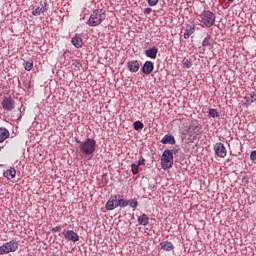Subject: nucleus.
<instances>
[{
    "label": "nucleus",
    "mask_w": 256,
    "mask_h": 256,
    "mask_svg": "<svg viewBox=\"0 0 256 256\" xmlns=\"http://www.w3.org/2000/svg\"><path fill=\"white\" fill-rule=\"evenodd\" d=\"M160 249H162V251H173L175 249V245H173V242L170 241H163L160 243Z\"/></svg>",
    "instance_id": "14"
},
{
    "label": "nucleus",
    "mask_w": 256,
    "mask_h": 256,
    "mask_svg": "<svg viewBox=\"0 0 256 256\" xmlns=\"http://www.w3.org/2000/svg\"><path fill=\"white\" fill-rule=\"evenodd\" d=\"M250 159L255 163L256 162V150H253L250 154Z\"/></svg>",
    "instance_id": "31"
},
{
    "label": "nucleus",
    "mask_w": 256,
    "mask_h": 256,
    "mask_svg": "<svg viewBox=\"0 0 256 256\" xmlns=\"http://www.w3.org/2000/svg\"><path fill=\"white\" fill-rule=\"evenodd\" d=\"M157 53H159V49H157V47L145 50V55L146 57H149V59H157Z\"/></svg>",
    "instance_id": "16"
},
{
    "label": "nucleus",
    "mask_w": 256,
    "mask_h": 256,
    "mask_svg": "<svg viewBox=\"0 0 256 256\" xmlns=\"http://www.w3.org/2000/svg\"><path fill=\"white\" fill-rule=\"evenodd\" d=\"M162 169H171L173 167V152L165 150L161 158Z\"/></svg>",
    "instance_id": "5"
},
{
    "label": "nucleus",
    "mask_w": 256,
    "mask_h": 256,
    "mask_svg": "<svg viewBox=\"0 0 256 256\" xmlns=\"http://www.w3.org/2000/svg\"><path fill=\"white\" fill-rule=\"evenodd\" d=\"M127 68L130 73H137L139 71L140 65L139 61L137 60H132L127 63Z\"/></svg>",
    "instance_id": "12"
},
{
    "label": "nucleus",
    "mask_w": 256,
    "mask_h": 256,
    "mask_svg": "<svg viewBox=\"0 0 256 256\" xmlns=\"http://www.w3.org/2000/svg\"><path fill=\"white\" fill-rule=\"evenodd\" d=\"M133 127H134L135 131H141V129H143V127H145V126L143 125V122L138 120V121L134 122Z\"/></svg>",
    "instance_id": "25"
},
{
    "label": "nucleus",
    "mask_w": 256,
    "mask_h": 256,
    "mask_svg": "<svg viewBox=\"0 0 256 256\" xmlns=\"http://www.w3.org/2000/svg\"><path fill=\"white\" fill-rule=\"evenodd\" d=\"M182 67H184V69H191V67H193V61H191V58H184L182 60Z\"/></svg>",
    "instance_id": "23"
},
{
    "label": "nucleus",
    "mask_w": 256,
    "mask_h": 256,
    "mask_svg": "<svg viewBox=\"0 0 256 256\" xmlns=\"http://www.w3.org/2000/svg\"><path fill=\"white\" fill-rule=\"evenodd\" d=\"M131 171L133 175H137V173H139V165L135 163L131 164Z\"/></svg>",
    "instance_id": "29"
},
{
    "label": "nucleus",
    "mask_w": 256,
    "mask_h": 256,
    "mask_svg": "<svg viewBox=\"0 0 256 256\" xmlns=\"http://www.w3.org/2000/svg\"><path fill=\"white\" fill-rule=\"evenodd\" d=\"M214 43L215 41L213 40L211 35H207L202 41V47H204V49H212Z\"/></svg>",
    "instance_id": "13"
},
{
    "label": "nucleus",
    "mask_w": 256,
    "mask_h": 256,
    "mask_svg": "<svg viewBox=\"0 0 256 256\" xmlns=\"http://www.w3.org/2000/svg\"><path fill=\"white\" fill-rule=\"evenodd\" d=\"M105 207L107 211H113V209H117V207H119V195L111 196Z\"/></svg>",
    "instance_id": "7"
},
{
    "label": "nucleus",
    "mask_w": 256,
    "mask_h": 256,
    "mask_svg": "<svg viewBox=\"0 0 256 256\" xmlns=\"http://www.w3.org/2000/svg\"><path fill=\"white\" fill-rule=\"evenodd\" d=\"M24 69L26 71H31V69H33V60H29V61L25 62Z\"/></svg>",
    "instance_id": "26"
},
{
    "label": "nucleus",
    "mask_w": 256,
    "mask_h": 256,
    "mask_svg": "<svg viewBox=\"0 0 256 256\" xmlns=\"http://www.w3.org/2000/svg\"><path fill=\"white\" fill-rule=\"evenodd\" d=\"M76 142L80 144V151L84 155H91L95 152L97 142L94 139L87 138L84 142H81L79 140H77Z\"/></svg>",
    "instance_id": "2"
},
{
    "label": "nucleus",
    "mask_w": 256,
    "mask_h": 256,
    "mask_svg": "<svg viewBox=\"0 0 256 256\" xmlns=\"http://www.w3.org/2000/svg\"><path fill=\"white\" fill-rule=\"evenodd\" d=\"M1 149H3V147H0V151H1Z\"/></svg>",
    "instance_id": "36"
},
{
    "label": "nucleus",
    "mask_w": 256,
    "mask_h": 256,
    "mask_svg": "<svg viewBox=\"0 0 256 256\" xmlns=\"http://www.w3.org/2000/svg\"><path fill=\"white\" fill-rule=\"evenodd\" d=\"M71 43L76 47V49H81V47H83V39L79 36L73 37Z\"/></svg>",
    "instance_id": "21"
},
{
    "label": "nucleus",
    "mask_w": 256,
    "mask_h": 256,
    "mask_svg": "<svg viewBox=\"0 0 256 256\" xmlns=\"http://www.w3.org/2000/svg\"><path fill=\"white\" fill-rule=\"evenodd\" d=\"M159 3V0H148V5L150 7H155Z\"/></svg>",
    "instance_id": "30"
},
{
    "label": "nucleus",
    "mask_w": 256,
    "mask_h": 256,
    "mask_svg": "<svg viewBox=\"0 0 256 256\" xmlns=\"http://www.w3.org/2000/svg\"><path fill=\"white\" fill-rule=\"evenodd\" d=\"M17 175V171L15 170V168L11 167L9 169H7L6 171H4L3 176L8 179H15V176Z\"/></svg>",
    "instance_id": "17"
},
{
    "label": "nucleus",
    "mask_w": 256,
    "mask_h": 256,
    "mask_svg": "<svg viewBox=\"0 0 256 256\" xmlns=\"http://www.w3.org/2000/svg\"><path fill=\"white\" fill-rule=\"evenodd\" d=\"M107 15L105 14V11L103 9H96L94 12L90 15L88 19V25L90 27H98V25H101L106 19Z\"/></svg>",
    "instance_id": "1"
},
{
    "label": "nucleus",
    "mask_w": 256,
    "mask_h": 256,
    "mask_svg": "<svg viewBox=\"0 0 256 256\" xmlns=\"http://www.w3.org/2000/svg\"><path fill=\"white\" fill-rule=\"evenodd\" d=\"M138 223L139 225H143V227H146V225H149V217H147L146 214H142L138 217Z\"/></svg>",
    "instance_id": "22"
},
{
    "label": "nucleus",
    "mask_w": 256,
    "mask_h": 256,
    "mask_svg": "<svg viewBox=\"0 0 256 256\" xmlns=\"http://www.w3.org/2000/svg\"><path fill=\"white\" fill-rule=\"evenodd\" d=\"M245 105H252V103H255L256 100V94L255 92L248 93L245 97Z\"/></svg>",
    "instance_id": "20"
},
{
    "label": "nucleus",
    "mask_w": 256,
    "mask_h": 256,
    "mask_svg": "<svg viewBox=\"0 0 256 256\" xmlns=\"http://www.w3.org/2000/svg\"><path fill=\"white\" fill-rule=\"evenodd\" d=\"M215 13L211 12L210 10H204L199 15V21L204 25V27L211 28L215 25Z\"/></svg>",
    "instance_id": "3"
},
{
    "label": "nucleus",
    "mask_w": 256,
    "mask_h": 256,
    "mask_svg": "<svg viewBox=\"0 0 256 256\" xmlns=\"http://www.w3.org/2000/svg\"><path fill=\"white\" fill-rule=\"evenodd\" d=\"M19 249V242L11 240L0 246V255H8V253H15Z\"/></svg>",
    "instance_id": "4"
},
{
    "label": "nucleus",
    "mask_w": 256,
    "mask_h": 256,
    "mask_svg": "<svg viewBox=\"0 0 256 256\" xmlns=\"http://www.w3.org/2000/svg\"><path fill=\"white\" fill-rule=\"evenodd\" d=\"M143 163H145V160H139V161H138V166H139V165H143Z\"/></svg>",
    "instance_id": "34"
},
{
    "label": "nucleus",
    "mask_w": 256,
    "mask_h": 256,
    "mask_svg": "<svg viewBox=\"0 0 256 256\" xmlns=\"http://www.w3.org/2000/svg\"><path fill=\"white\" fill-rule=\"evenodd\" d=\"M213 150L217 157H219L220 159H225V157H227V148H225V145L223 143L217 142L213 146Z\"/></svg>",
    "instance_id": "6"
},
{
    "label": "nucleus",
    "mask_w": 256,
    "mask_h": 256,
    "mask_svg": "<svg viewBox=\"0 0 256 256\" xmlns=\"http://www.w3.org/2000/svg\"><path fill=\"white\" fill-rule=\"evenodd\" d=\"M195 33V25L188 24L186 25L185 32H184V39H189L191 35Z\"/></svg>",
    "instance_id": "19"
},
{
    "label": "nucleus",
    "mask_w": 256,
    "mask_h": 256,
    "mask_svg": "<svg viewBox=\"0 0 256 256\" xmlns=\"http://www.w3.org/2000/svg\"><path fill=\"white\" fill-rule=\"evenodd\" d=\"M161 143L163 145H175V137L171 134H166L162 139Z\"/></svg>",
    "instance_id": "15"
},
{
    "label": "nucleus",
    "mask_w": 256,
    "mask_h": 256,
    "mask_svg": "<svg viewBox=\"0 0 256 256\" xmlns=\"http://www.w3.org/2000/svg\"><path fill=\"white\" fill-rule=\"evenodd\" d=\"M4 111H13L15 109V100L11 97H4L2 100Z\"/></svg>",
    "instance_id": "9"
},
{
    "label": "nucleus",
    "mask_w": 256,
    "mask_h": 256,
    "mask_svg": "<svg viewBox=\"0 0 256 256\" xmlns=\"http://www.w3.org/2000/svg\"><path fill=\"white\" fill-rule=\"evenodd\" d=\"M152 11H153V9H151V8H149V7H148V8H145V9H144V14H145V15H151Z\"/></svg>",
    "instance_id": "32"
},
{
    "label": "nucleus",
    "mask_w": 256,
    "mask_h": 256,
    "mask_svg": "<svg viewBox=\"0 0 256 256\" xmlns=\"http://www.w3.org/2000/svg\"><path fill=\"white\" fill-rule=\"evenodd\" d=\"M128 205L132 207V209H137V206L139 205V202L135 199L128 200Z\"/></svg>",
    "instance_id": "28"
},
{
    "label": "nucleus",
    "mask_w": 256,
    "mask_h": 256,
    "mask_svg": "<svg viewBox=\"0 0 256 256\" xmlns=\"http://www.w3.org/2000/svg\"><path fill=\"white\" fill-rule=\"evenodd\" d=\"M52 233H57L59 231H61V226H56L54 228L51 229Z\"/></svg>",
    "instance_id": "33"
},
{
    "label": "nucleus",
    "mask_w": 256,
    "mask_h": 256,
    "mask_svg": "<svg viewBox=\"0 0 256 256\" xmlns=\"http://www.w3.org/2000/svg\"><path fill=\"white\" fill-rule=\"evenodd\" d=\"M129 205L128 200L123 198V195H118V207H127Z\"/></svg>",
    "instance_id": "24"
},
{
    "label": "nucleus",
    "mask_w": 256,
    "mask_h": 256,
    "mask_svg": "<svg viewBox=\"0 0 256 256\" xmlns=\"http://www.w3.org/2000/svg\"><path fill=\"white\" fill-rule=\"evenodd\" d=\"M208 113H209L210 117H213V119L219 117V112L217 111V109L211 108V109H209Z\"/></svg>",
    "instance_id": "27"
},
{
    "label": "nucleus",
    "mask_w": 256,
    "mask_h": 256,
    "mask_svg": "<svg viewBox=\"0 0 256 256\" xmlns=\"http://www.w3.org/2000/svg\"><path fill=\"white\" fill-rule=\"evenodd\" d=\"M227 1H229L230 3H233V0H227Z\"/></svg>",
    "instance_id": "35"
},
{
    "label": "nucleus",
    "mask_w": 256,
    "mask_h": 256,
    "mask_svg": "<svg viewBox=\"0 0 256 256\" xmlns=\"http://www.w3.org/2000/svg\"><path fill=\"white\" fill-rule=\"evenodd\" d=\"M11 133L5 127L0 128V143H3L6 139H9Z\"/></svg>",
    "instance_id": "18"
},
{
    "label": "nucleus",
    "mask_w": 256,
    "mask_h": 256,
    "mask_svg": "<svg viewBox=\"0 0 256 256\" xmlns=\"http://www.w3.org/2000/svg\"><path fill=\"white\" fill-rule=\"evenodd\" d=\"M62 235L67 241H72V243L79 241V234L73 230H63Z\"/></svg>",
    "instance_id": "8"
},
{
    "label": "nucleus",
    "mask_w": 256,
    "mask_h": 256,
    "mask_svg": "<svg viewBox=\"0 0 256 256\" xmlns=\"http://www.w3.org/2000/svg\"><path fill=\"white\" fill-rule=\"evenodd\" d=\"M49 10V5L47 2H40V5L32 11V15L34 17H39V15H43V13H47Z\"/></svg>",
    "instance_id": "10"
},
{
    "label": "nucleus",
    "mask_w": 256,
    "mask_h": 256,
    "mask_svg": "<svg viewBox=\"0 0 256 256\" xmlns=\"http://www.w3.org/2000/svg\"><path fill=\"white\" fill-rule=\"evenodd\" d=\"M153 69H155L153 62L146 61L142 67V73H144V75H151V73H153Z\"/></svg>",
    "instance_id": "11"
}]
</instances>
